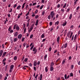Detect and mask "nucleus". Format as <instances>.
<instances>
[{"label":"nucleus","mask_w":80,"mask_h":80,"mask_svg":"<svg viewBox=\"0 0 80 80\" xmlns=\"http://www.w3.org/2000/svg\"><path fill=\"white\" fill-rule=\"evenodd\" d=\"M32 51L34 52V54H35L37 52V48L34 47L32 49Z\"/></svg>","instance_id":"obj_1"},{"label":"nucleus","mask_w":80,"mask_h":80,"mask_svg":"<svg viewBox=\"0 0 80 80\" xmlns=\"http://www.w3.org/2000/svg\"><path fill=\"white\" fill-rule=\"evenodd\" d=\"M60 58H59L56 61L55 63L56 65H58L60 64V63H59V61H60Z\"/></svg>","instance_id":"obj_2"},{"label":"nucleus","mask_w":80,"mask_h":80,"mask_svg":"<svg viewBox=\"0 0 80 80\" xmlns=\"http://www.w3.org/2000/svg\"><path fill=\"white\" fill-rule=\"evenodd\" d=\"M50 13V15L51 16V18H53V17L55 16V13H54L53 11H51Z\"/></svg>","instance_id":"obj_3"},{"label":"nucleus","mask_w":80,"mask_h":80,"mask_svg":"<svg viewBox=\"0 0 80 80\" xmlns=\"http://www.w3.org/2000/svg\"><path fill=\"white\" fill-rule=\"evenodd\" d=\"M70 33L69 32H68L67 33V36L66 37V38H65L66 41H67V40L68 39V38H67V37H68V38H69V36H70Z\"/></svg>","instance_id":"obj_4"},{"label":"nucleus","mask_w":80,"mask_h":80,"mask_svg":"<svg viewBox=\"0 0 80 80\" xmlns=\"http://www.w3.org/2000/svg\"><path fill=\"white\" fill-rule=\"evenodd\" d=\"M33 25H32L31 27V28H30L29 30H28L29 33H30V32H31V31H32V30H33Z\"/></svg>","instance_id":"obj_5"},{"label":"nucleus","mask_w":80,"mask_h":80,"mask_svg":"<svg viewBox=\"0 0 80 80\" xmlns=\"http://www.w3.org/2000/svg\"><path fill=\"white\" fill-rule=\"evenodd\" d=\"M64 78L66 80L68 79V78H70V75H68V76L67 77V74H65L64 75Z\"/></svg>","instance_id":"obj_6"},{"label":"nucleus","mask_w":80,"mask_h":80,"mask_svg":"<svg viewBox=\"0 0 80 80\" xmlns=\"http://www.w3.org/2000/svg\"><path fill=\"white\" fill-rule=\"evenodd\" d=\"M3 53V51L2 50H1L0 51V57H1Z\"/></svg>","instance_id":"obj_7"},{"label":"nucleus","mask_w":80,"mask_h":80,"mask_svg":"<svg viewBox=\"0 0 80 80\" xmlns=\"http://www.w3.org/2000/svg\"><path fill=\"white\" fill-rule=\"evenodd\" d=\"M22 34H19L18 36V39H21L22 38Z\"/></svg>","instance_id":"obj_8"},{"label":"nucleus","mask_w":80,"mask_h":80,"mask_svg":"<svg viewBox=\"0 0 80 80\" xmlns=\"http://www.w3.org/2000/svg\"><path fill=\"white\" fill-rule=\"evenodd\" d=\"M47 54H45V55L44 57V60H47Z\"/></svg>","instance_id":"obj_9"},{"label":"nucleus","mask_w":80,"mask_h":80,"mask_svg":"<svg viewBox=\"0 0 80 80\" xmlns=\"http://www.w3.org/2000/svg\"><path fill=\"white\" fill-rule=\"evenodd\" d=\"M25 4H26V2H24L23 4L22 7V10L24 8V7H25Z\"/></svg>","instance_id":"obj_10"},{"label":"nucleus","mask_w":80,"mask_h":80,"mask_svg":"<svg viewBox=\"0 0 80 80\" xmlns=\"http://www.w3.org/2000/svg\"><path fill=\"white\" fill-rule=\"evenodd\" d=\"M59 41H60V37H58L57 38V42L58 43H59Z\"/></svg>","instance_id":"obj_11"},{"label":"nucleus","mask_w":80,"mask_h":80,"mask_svg":"<svg viewBox=\"0 0 80 80\" xmlns=\"http://www.w3.org/2000/svg\"><path fill=\"white\" fill-rule=\"evenodd\" d=\"M38 19H37L36 21V22L35 25L36 26H37L38 25Z\"/></svg>","instance_id":"obj_12"},{"label":"nucleus","mask_w":80,"mask_h":80,"mask_svg":"<svg viewBox=\"0 0 80 80\" xmlns=\"http://www.w3.org/2000/svg\"><path fill=\"white\" fill-rule=\"evenodd\" d=\"M50 71H53V66H50Z\"/></svg>","instance_id":"obj_13"},{"label":"nucleus","mask_w":80,"mask_h":80,"mask_svg":"<svg viewBox=\"0 0 80 80\" xmlns=\"http://www.w3.org/2000/svg\"><path fill=\"white\" fill-rule=\"evenodd\" d=\"M34 66H36V65H37V62H36V61H34Z\"/></svg>","instance_id":"obj_14"},{"label":"nucleus","mask_w":80,"mask_h":80,"mask_svg":"<svg viewBox=\"0 0 80 80\" xmlns=\"http://www.w3.org/2000/svg\"><path fill=\"white\" fill-rule=\"evenodd\" d=\"M13 67H14V65H12L10 66V69L11 70H13Z\"/></svg>","instance_id":"obj_15"},{"label":"nucleus","mask_w":80,"mask_h":80,"mask_svg":"<svg viewBox=\"0 0 80 80\" xmlns=\"http://www.w3.org/2000/svg\"><path fill=\"white\" fill-rule=\"evenodd\" d=\"M66 60V59H64L62 60V64L63 65L64 63L65 62V61Z\"/></svg>","instance_id":"obj_16"},{"label":"nucleus","mask_w":80,"mask_h":80,"mask_svg":"<svg viewBox=\"0 0 80 80\" xmlns=\"http://www.w3.org/2000/svg\"><path fill=\"white\" fill-rule=\"evenodd\" d=\"M44 37H45V33L42 34L41 35V38H43Z\"/></svg>","instance_id":"obj_17"},{"label":"nucleus","mask_w":80,"mask_h":80,"mask_svg":"<svg viewBox=\"0 0 80 80\" xmlns=\"http://www.w3.org/2000/svg\"><path fill=\"white\" fill-rule=\"evenodd\" d=\"M42 74H40V80H42Z\"/></svg>","instance_id":"obj_18"},{"label":"nucleus","mask_w":80,"mask_h":80,"mask_svg":"<svg viewBox=\"0 0 80 80\" xmlns=\"http://www.w3.org/2000/svg\"><path fill=\"white\" fill-rule=\"evenodd\" d=\"M59 23V21H58L55 22V25H58V24Z\"/></svg>","instance_id":"obj_19"},{"label":"nucleus","mask_w":80,"mask_h":80,"mask_svg":"<svg viewBox=\"0 0 80 80\" xmlns=\"http://www.w3.org/2000/svg\"><path fill=\"white\" fill-rule=\"evenodd\" d=\"M33 47H34V44H33L32 46L30 48V50H32L33 48Z\"/></svg>","instance_id":"obj_20"},{"label":"nucleus","mask_w":80,"mask_h":80,"mask_svg":"<svg viewBox=\"0 0 80 80\" xmlns=\"http://www.w3.org/2000/svg\"><path fill=\"white\" fill-rule=\"evenodd\" d=\"M21 8V6L19 5L18 6V7H17V9L18 10L19 9V8Z\"/></svg>","instance_id":"obj_21"},{"label":"nucleus","mask_w":80,"mask_h":80,"mask_svg":"<svg viewBox=\"0 0 80 80\" xmlns=\"http://www.w3.org/2000/svg\"><path fill=\"white\" fill-rule=\"evenodd\" d=\"M72 35H73V32H71V34L70 35V36L69 37V38H72Z\"/></svg>","instance_id":"obj_22"},{"label":"nucleus","mask_w":80,"mask_h":80,"mask_svg":"<svg viewBox=\"0 0 80 80\" xmlns=\"http://www.w3.org/2000/svg\"><path fill=\"white\" fill-rule=\"evenodd\" d=\"M13 59L14 60H17V56H16L14 57Z\"/></svg>","instance_id":"obj_23"},{"label":"nucleus","mask_w":80,"mask_h":80,"mask_svg":"<svg viewBox=\"0 0 80 80\" xmlns=\"http://www.w3.org/2000/svg\"><path fill=\"white\" fill-rule=\"evenodd\" d=\"M67 45H68V43H66L64 45V48H67Z\"/></svg>","instance_id":"obj_24"},{"label":"nucleus","mask_w":80,"mask_h":80,"mask_svg":"<svg viewBox=\"0 0 80 80\" xmlns=\"http://www.w3.org/2000/svg\"><path fill=\"white\" fill-rule=\"evenodd\" d=\"M17 35H18V33L17 32H16L15 33L14 36L15 37H17Z\"/></svg>","instance_id":"obj_25"},{"label":"nucleus","mask_w":80,"mask_h":80,"mask_svg":"<svg viewBox=\"0 0 80 80\" xmlns=\"http://www.w3.org/2000/svg\"><path fill=\"white\" fill-rule=\"evenodd\" d=\"M70 10V8H68L66 10V12H68Z\"/></svg>","instance_id":"obj_26"},{"label":"nucleus","mask_w":80,"mask_h":80,"mask_svg":"<svg viewBox=\"0 0 80 80\" xmlns=\"http://www.w3.org/2000/svg\"><path fill=\"white\" fill-rule=\"evenodd\" d=\"M16 30H19V27L17 26L16 28Z\"/></svg>","instance_id":"obj_27"},{"label":"nucleus","mask_w":80,"mask_h":80,"mask_svg":"<svg viewBox=\"0 0 80 80\" xmlns=\"http://www.w3.org/2000/svg\"><path fill=\"white\" fill-rule=\"evenodd\" d=\"M77 34H76L75 36L74 37V40H76V38H77Z\"/></svg>","instance_id":"obj_28"},{"label":"nucleus","mask_w":80,"mask_h":80,"mask_svg":"<svg viewBox=\"0 0 80 80\" xmlns=\"http://www.w3.org/2000/svg\"><path fill=\"white\" fill-rule=\"evenodd\" d=\"M17 38H14L13 40L14 42H17Z\"/></svg>","instance_id":"obj_29"},{"label":"nucleus","mask_w":80,"mask_h":80,"mask_svg":"<svg viewBox=\"0 0 80 80\" xmlns=\"http://www.w3.org/2000/svg\"><path fill=\"white\" fill-rule=\"evenodd\" d=\"M45 70L46 72H48V69L47 68V67H45Z\"/></svg>","instance_id":"obj_30"},{"label":"nucleus","mask_w":80,"mask_h":80,"mask_svg":"<svg viewBox=\"0 0 80 80\" xmlns=\"http://www.w3.org/2000/svg\"><path fill=\"white\" fill-rule=\"evenodd\" d=\"M66 24H67V22H65L63 23L62 25L63 26H65Z\"/></svg>","instance_id":"obj_31"},{"label":"nucleus","mask_w":80,"mask_h":80,"mask_svg":"<svg viewBox=\"0 0 80 80\" xmlns=\"http://www.w3.org/2000/svg\"><path fill=\"white\" fill-rule=\"evenodd\" d=\"M72 14H71L69 17V19H70V20L72 18Z\"/></svg>","instance_id":"obj_32"},{"label":"nucleus","mask_w":80,"mask_h":80,"mask_svg":"<svg viewBox=\"0 0 80 80\" xmlns=\"http://www.w3.org/2000/svg\"><path fill=\"white\" fill-rule=\"evenodd\" d=\"M70 77H73V73H70Z\"/></svg>","instance_id":"obj_33"},{"label":"nucleus","mask_w":80,"mask_h":80,"mask_svg":"<svg viewBox=\"0 0 80 80\" xmlns=\"http://www.w3.org/2000/svg\"><path fill=\"white\" fill-rule=\"evenodd\" d=\"M53 65H54V63H53V62H52L51 63V64L50 67H53Z\"/></svg>","instance_id":"obj_34"},{"label":"nucleus","mask_w":80,"mask_h":80,"mask_svg":"<svg viewBox=\"0 0 80 80\" xmlns=\"http://www.w3.org/2000/svg\"><path fill=\"white\" fill-rule=\"evenodd\" d=\"M11 27L10 26L9 28L8 29V31L9 32H10V30H11Z\"/></svg>","instance_id":"obj_35"},{"label":"nucleus","mask_w":80,"mask_h":80,"mask_svg":"<svg viewBox=\"0 0 80 80\" xmlns=\"http://www.w3.org/2000/svg\"><path fill=\"white\" fill-rule=\"evenodd\" d=\"M45 13V11H43L42 12V15L43 16L44 15V14Z\"/></svg>","instance_id":"obj_36"},{"label":"nucleus","mask_w":80,"mask_h":80,"mask_svg":"<svg viewBox=\"0 0 80 80\" xmlns=\"http://www.w3.org/2000/svg\"><path fill=\"white\" fill-rule=\"evenodd\" d=\"M51 18V16L50 15H49L48 17V18L49 20H50V18Z\"/></svg>","instance_id":"obj_37"},{"label":"nucleus","mask_w":80,"mask_h":80,"mask_svg":"<svg viewBox=\"0 0 80 80\" xmlns=\"http://www.w3.org/2000/svg\"><path fill=\"white\" fill-rule=\"evenodd\" d=\"M52 24H53V23L52 22H50L49 23V25L50 26H52Z\"/></svg>","instance_id":"obj_38"},{"label":"nucleus","mask_w":80,"mask_h":80,"mask_svg":"<svg viewBox=\"0 0 80 80\" xmlns=\"http://www.w3.org/2000/svg\"><path fill=\"white\" fill-rule=\"evenodd\" d=\"M58 8H60V4H58L57 5Z\"/></svg>","instance_id":"obj_39"},{"label":"nucleus","mask_w":80,"mask_h":80,"mask_svg":"<svg viewBox=\"0 0 80 80\" xmlns=\"http://www.w3.org/2000/svg\"><path fill=\"white\" fill-rule=\"evenodd\" d=\"M24 40H25V38L23 37L22 39V42H23V41H24Z\"/></svg>","instance_id":"obj_40"},{"label":"nucleus","mask_w":80,"mask_h":80,"mask_svg":"<svg viewBox=\"0 0 80 80\" xmlns=\"http://www.w3.org/2000/svg\"><path fill=\"white\" fill-rule=\"evenodd\" d=\"M6 54H7V52H4L3 53V55L5 56Z\"/></svg>","instance_id":"obj_41"},{"label":"nucleus","mask_w":80,"mask_h":80,"mask_svg":"<svg viewBox=\"0 0 80 80\" xmlns=\"http://www.w3.org/2000/svg\"><path fill=\"white\" fill-rule=\"evenodd\" d=\"M73 69V65H72L71 66V69L72 70Z\"/></svg>","instance_id":"obj_42"},{"label":"nucleus","mask_w":80,"mask_h":80,"mask_svg":"<svg viewBox=\"0 0 80 80\" xmlns=\"http://www.w3.org/2000/svg\"><path fill=\"white\" fill-rule=\"evenodd\" d=\"M43 7V5L41 6L40 8V10H42V9Z\"/></svg>","instance_id":"obj_43"},{"label":"nucleus","mask_w":80,"mask_h":80,"mask_svg":"<svg viewBox=\"0 0 80 80\" xmlns=\"http://www.w3.org/2000/svg\"><path fill=\"white\" fill-rule=\"evenodd\" d=\"M51 50H52V48L50 47L49 49V52H51Z\"/></svg>","instance_id":"obj_44"},{"label":"nucleus","mask_w":80,"mask_h":80,"mask_svg":"<svg viewBox=\"0 0 80 80\" xmlns=\"http://www.w3.org/2000/svg\"><path fill=\"white\" fill-rule=\"evenodd\" d=\"M40 61H38V63H37V65H40Z\"/></svg>","instance_id":"obj_45"},{"label":"nucleus","mask_w":80,"mask_h":80,"mask_svg":"<svg viewBox=\"0 0 80 80\" xmlns=\"http://www.w3.org/2000/svg\"><path fill=\"white\" fill-rule=\"evenodd\" d=\"M5 61H6V58H4V59L3 60L2 62H5Z\"/></svg>","instance_id":"obj_46"},{"label":"nucleus","mask_w":80,"mask_h":80,"mask_svg":"<svg viewBox=\"0 0 80 80\" xmlns=\"http://www.w3.org/2000/svg\"><path fill=\"white\" fill-rule=\"evenodd\" d=\"M38 77V74H37V75H36L35 77V78H36V79H37V77Z\"/></svg>","instance_id":"obj_47"},{"label":"nucleus","mask_w":80,"mask_h":80,"mask_svg":"<svg viewBox=\"0 0 80 80\" xmlns=\"http://www.w3.org/2000/svg\"><path fill=\"white\" fill-rule=\"evenodd\" d=\"M17 4H15L14 6H13V8H15V7H17Z\"/></svg>","instance_id":"obj_48"},{"label":"nucleus","mask_w":80,"mask_h":80,"mask_svg":"<svg viewBox=\"0 0 80 80\" xmlns=\"http://www.w3.org/2000/svg\"><path fill=\"white\" fill-rule=\"evenodd\" d=\"M26 45V42H24L23 44V46L24 47H25Z\"/></svg>","instance_id":"obj_49"},{"label":"nucleus","mask_w":80,"mask_h":80,"mask_svg":"<svg viewBox=\"0 0 80 80\" xmlns=\"http://www.w3.org/2000/svg\"><path fill=\"white\" fill-rule=\"evenodd\" d=\"M61 11L63 13V12H64V9L63 8L62 9H61Z\"/></svg>","instance_id":"obj_50"},{"label":"nucleus","mask_w":80,"mask_h":80,"mask_svg":"<svg viewBox=\"0 0 80 80\" xmlns=\"http://www.w3.org/2000/svg\"><path fill=\"white\" fill-rule=\"evenodd\" d=\"M66 5H67V3H66L63 6V8H65V7H66Z\"/></svg>","instance_id":"obj_51"},{"label":"nucleus","mask_w":80,"mask_h":80,"mask_svg":"<svg viewBox=\"0 0 80 80\" xmlns=\"http://www.w3.org/2000/svg\"><path fill=\"white\" fill-rule=\"evenodd\" d=\"M28 5L26 6V10L28 8Z\"/></svg>","instance_id":"obj_52"},{"label":"nucleus","mask_w":80,"mask_h":80,"mask_svg":"<svg viewBox=\"0 0 80 80\" xmlns=\"http://www.w3.org/2000/svg\"><path fill=\"white\" fill-rule=\"evenodd\" d=\"M27 60H28V58H26L24 60V62H26L27 61Z\"/></svg>","instance_id":"obj_53"},{"label":"nucleus","mask_w":80,"mask_h":80,"mask_svg":"<svg viewBox=\"0 0 80 80\" xmlns=\"http://www.w3.org/2000/svg\"><path fill=\"white\" fill-rule=\"evenodd\" d=\"M29 23H30V22H28L26 25L27 27H28L29 26Z\"/></svg>","instance_id":"obj_54"},{"label":"nucleus","mask_w":80,"mask_h":80,"mask_svg":"<svg viewBox=\"0 0 80 80\" xmlns=\"http://www.w3.org/2000/svg\"><path fill=\"white\" fill-rule=\"evenodd\" d=\"M50 8V5L48 6L47 7V10H48Z\"/></svg>","instance_id":"obj_55"},{"label":"nucleus","mask_w":80,"mask_h":80,"mask_svg":"<svg viewBox=\"0 0 80 80\" xmlns=\"http://www.w3.org/2000/svg\"><path fill=\"white\" fill-rule=\"evenodd\" d=\"M29 13H30V12H28L26 14V16H27L28 15Z\"/></svg>","instance_id":"obj_56"},{"label":"nucleus","mask_w":80,"mask_h":80,"mask_svg":"<svg viewBox=\"0 0 80 80\" xmlns=\"http://www.w3.org/2000/svg\"><path fill=\"white\" fill-rule=\"evenodd\" d=\"M79 8H80V7L78 6L77 8V10H79Z\"/></svg>","instance_id":"obj_57"},{"label":"nucleus","mask_w":80,"mask_h":80,"mask_svg":"<svg viewBox=\"0 0 80 80\" xmlns=\"http://www.w3.org/2000/svg\"><path fill=\"white\" fill-rule=\"evenodd\" d=\"M33 34H32L30 36V38H32V37H33Z\"/></svg>","instance_id":"obj_58"},{"label":"nucleus","mask_w":80,"mask_h":80,"mask_svg":"<svg viewBox=\"0 0 80 80\" xmlns=\"http://www.w3.org/2000/svg\"><path fill=\"white\" fill-rule=\"evenodd\" d=\"M16 25H15L14 26V27H13V29L14 30H15V28H16Z\"/></svg>","instance_id":"obj_59"},{"label":"nucleus","mask_w":80,"mask_h":80,"mask_svg":"<svg viewBox=\"0 0 80 80\" xmlns=\"http://www.w3.org/2000/svg\"><path fill=\"white\" fill-rule=\"evenodd\" d=\"M33 68H34V70H35V71H36V67H33Z\"/></svg>","instance_id":"obj_60"},{"label":"nucleus","mask_w":80,"mask_h":80,"mask_svg":"<svg viewBox=\"0 0 80 80\" xmlns=\"http://www.w3.org/2000/svg\"><path fill=\"white\" fill-rule=\"evenodd\" d=\"M13 30H12L10 31V33H13Z\"/></svg>","instance_id":"obj_61"},{"label":"nucleus","mask_w":80,"mask_h":80,"mask_svg":"<svg viewBox=\"0 0 80 80\" xmlns=\"http://www.w3.org/2000/svg\"><path fill=\"white\" fill-rule=\"evenodd\" d=\"M38 12V10H36L35 11V14L37 13Z\"/></svg>","instance_id":"obj_62"},{"label":"nucleus","mask_w":80,"mask_h":80,"mask_svg":"<svg viewBox=\"0 0 80 80\" xmlns=\"http://www.w3.org/2000/svg\"><path fill=\"white\" fill-rule=\"evenodd\" d=\"M72 58V57L70 56L69 57L68 60H71V59Z\"/></svg>","instance_id":"obj_63"},{"label":"nucleus","mask_w":80,"mask_h":80,"mask_svg":"<svg viewBox=\"0 0 80 80\" xmlns=\"http://www.w3.org/2000/svg\"><path fill=\"white\" fill-rule=\"evenodd\" d=\"M46 40V39H44L42 40V42H45Z\"/></svg>","instance_id":"obj_64"}]
</instances>
